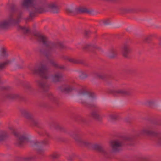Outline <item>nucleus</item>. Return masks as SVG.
<instances>
[{"label":"nucleus","instance_id":"obj_35","mask_svg":"<svg viewBox=\"0 0 161 161\" xmlns=\"http://www.w3.org/2000/svg\"><path fill=\"white\" fill-rule=\"evenodd\" d=\"M68 60L71 62H72L74 63H76L77 62L73 58H69Z\"/></svg>","mask_w":161,"mask_h":161},{"label":"nucleus","instance_id":"obj_14","mask_svg":"<svg viewBox=\"0 0 161 161\" xmlns=\"http://www.w3.org/2000/svg\"><path fill=\"white\" fill-rule=\"evenodd\" d=\"M76 10L77 14L81 13H87L89 14H92L93 12L92 9H88L86 7L83 6L76 8Z\"/></svg>","mask_w":161,"mask_h":161},{"label":"nucleus","instance_id":"obj_12","mask_svg":"<svg viewBox=\"0 0 161 161\" xmlns=\"http://www.w3.org/2000/svg\"><path fill=\"white\" fill-rule=\"evenodd\" d=\"M31 142L34 143L33 146L37 147L39 148L37 149V151L39 154H42L44 152V149L40 147L42 146L47 145L48 143L47 139L44 140L41 142L31 141Z\"/></svg>","mask_w":161,"mask_h":161},{"label":"nucleus","instance_id":"obj_23","mask_svg":"<svg viewBox=\"0 0 161 161\" xmlns=\"http://www.w3.org/2000/svg\"><path fill=\"white\" fill-rule=\"evenodd\" d=\"M8 97L11 99H16L19 97V96L16 94L10 93L8 94Z\"/></svg>","mask_w":161,"mask_h":161},{"label":"nucleus","instance_id":"obj_15","mask_svg":"<svg viewBox=\"0 0 161 161\" xmlns=\"http://www.w3.org/2000/svg\"><path fill=\"white\" fill-rule=\"evenodd\" d=\"M8 131L6 130H2L0 131V141L5 140L9 136Z\"/></svg>","mask_w":161,"mask_h":161},{"label":"nucleus","instance_id":"obj_4","mask_svg":"<svg viewBox=\"0 0 161 161\" xmlns=\"http://www.w3.org/2000/svg\"><path fill=\"white\" fill-rule=\"evenodd\" d=\"M7 9L9 12V14L6 19L0 21V29H7L11 24H17L21 20L23 11L21 10L18 11L17 16L15 17L14 13L16 9L14 5H8Z\"/></svg>","mask_w":161,"mask_h":161},{"label":"nucleus","instance_id":"obj_18","mask_svg":"<svg viewBox=\"0 0 161 161\" xmlns=\"http://www.w3.org/2000/svg\"><path fill=\"white\" fill-rule=\"evenodd\" d=\"M89 75L86 71H81L80 72L79 77L80 79H83L88 77Z\"/></svg>","mask_w":161,"mask_h":161},{"label":"nucleus","instance_id":"obj_39","mask_svg":"<svg viewBox=\"0 0 161 161\" xmlns=\"http://www.w3.org/2000/svg\"><path fill=\"white\" fill-rule=\"evenodd\" d=\"M80 161H81V160H80Z\"/></svg>","mask_w":161,"mask_h":161},{"label":"nucleus","instance_id":"obj_9","mask_svg":"<svg viewBox=\"0 0 161 161\" xmlns=\"http://www.w3.org/2000/svg\"><path fill=\"white\" fill-rule=\"evenodd\" d=\"M22 115L24 117L30 120L31 124L34 126H36L37 124V121L35 119L34 117L30 112L28 110L24 109L21 112Z\"/></svg>","mask_w":161,"mask_h":161},{"label":"nucleus","instance_id":"obj_1","mask_svg":"<svg viewBox=\"0 0 161 161\" xmlns=\"http://www.w3.org/2000/svg\"><path fill=\"white\" fill-rule=\"evenodd\" d=\"M21 6L24 10L30 13L29 17L27 19L30 21L32 19L37 13H41L49 10L54 13H57L58 8L55 3L47 5L45 3L43 0H23L21 3Z\"/></svg>","mask_w":161,"mask_h":161},{"label":"nucleus","instance_id":"obj_3","mask_svg":"<svg viewBox=\"0 0 161 161\" xmlns=\"http://www.w3.org/2000/svg\"><path fill=\"white\" fill-rule=\"evenodd\" d=\"M38 40L42 42L44 46L46 47V49L44 52V54L47 58L48 61L50 64L55 68L63 70L65 69V67L63 65L59 64L53 60L50 59L49 57L54 53L58 47L62 48L63 45L60 42L55 43L49 41L48 39L45 36L42 35L39 33L35 35Z\"/></svg>","mask_w":161,"mask_h":161},{"label":"nucleus","instance_id":"obj_6","mask_svg":"<svg viewBox=\"0 0 161 161\" xmlns=\"http://www.w3.org/2000/svg\"><path fill=\"white\" fill-rule=\"evenodd\" d=\"M79 96L82 99L81 103L83 104H88L89 102L94 101L96 98V95L93 92L83 89L79 93Z\"/></svg>","mask_w":161,"mask_h":161},{"label":"nucleus","instance_id":"obj_37","mask_svg":"<svg viewBox=\"0 0 161 161\" xmlns=\"http://www.w3.org/2000/svg\"><path fill=\"white\" fill-rule=\"evenodd\" d=\"M57 126V128L58 129H60V127L59 125H58Z\"/></svg>","mask_w":161,"mask_h":161},{"label":"nucleus","instance_id":"obj_34","mask_svg":"<svg viewBox=\"0 0 161 161\" xmlns=\"http://www.w3.org/2000/svg\"><path fill=\"white\" fill-rule=\"evenodd\" d=\"M34 158L32 156H29L25 158V160H30L33 159Z\"/></svg>","mask_w":161,"mask_h":161},{"label":"nucleus","instance_id":"obj_28","mask_svg":"<svg viewBox=\"0 0 161 161\" xmlns=\"http://www.w3.org/2000/svg\"><path fill=\"white\" fill-rule=\"evenodd\" d=\"M0 55H2L3 56H6V51L5 48H0Z\"/></svg>","mask_w":161,"mask_h":161},{"label":"nucleus","instance_id":"obj_29","mask_svg":"<svg viewBox=\"0 0 161 161\" xmlns=\"http://www.w3.org/2000/svg\"><path fill=\"white\" fill-rule=\"evenodd\" d=\"M49 96L50 99L53 101L54 102H55L56 99V97L52 94L49 93Z\"/></svg>","mask_w":161,"mask_h":161},{"label":"nucleus","instance_id":"obj_8","mask_svg":"<svg viewBox=\"0 0 161 161\" xmlns=\"http://www.w3.org/2000/svg\"><path fill=\"white\" fill-rule=\"evenodd\" d=\"M75 83L73 81H70L60 87V90L65 93H68L75 88Z\"/></svg>","mask_w":161,"mask_h":161},{"label":"nucleus","instance_id":"obj_16","mask_svg":"<svg viewBox=\"0 0 161 161\" xmlns=\"http://www.w3.org/2000/svg\"><path fill=\"white\" fill-rule=\"evenodd\" d=\"M130 48L128 45H125L122 50V53L124 56L125 57H127L128 54L130 52Z\"/></svg>","mask_w":161,"mask_h":161},{"label":"nucleus","instance_id":"obj_5","mask_svg":"<svg viewBox=\"0 0 161 161\" xmlns=\"http://www.w3.org/2000/svg\"><path fill=\"white\" fill-rule=\"evenodd\" d=\"M9 130L12 133L16 136L17 137V142L19 145H22L24 143L31 141V136L25 132L17 133L11 127H9Z\"/></svg>","mask_w":161,"mask_h":161},{"label":"nucleus","instance_id":"obj_2","mask_svg":"<svg viewBox=\"0 0 161 161\" xmlns=\"http://www.w3.org/2000/svg\"><path fill=\"white\" fill-rule=\"evenodd\" d=\"M47 69L46 63L44 62H41L39 66L31 69L32 73L34 74H39L42 79L37 80L36 82L37 86L43 91H47L49 87V85L44 79L47 80L51 78L54 82L59 81L62 77V75L60 73H57L50 77L47 72Z\"/></svg>","mask_w":161,"mask_h":161},{"label":"nucleus","instance_id":"obj_26","mask_svg":"<svg viewBox=\"0 0 161 161\" xmlns=\"http://www.w3.org/2000/svg\"><path fill=\"white\" fill-rule=\"evenodd\" d=\"M75 156V155L74 153L70 154L67 157V158L69 161H72L74 159Z\"/></svg>","mask_w":161,"mask_h":161},{"label":"nucleus","instance_id":"obj_19","mask_svg":"<svg viewBox=\"0 0 161 161\" xmlns=\"http://www.w3.org/2000/svg\"><path fill=\"white\" fill-rule=\"evenodd\" d=\"M116 92L117 93L122 94L129 95L130 94L129 90L128 89H119L116 91Z\"/></svg>","mask_w":161,"mask_h":161},{"label":"nucleus","instance_id":"obj_30","mask_svg":"<svg viewBox=\"0 0 161 161\" xmlns=\"http://www.w3.org/2000/svg\"><path fill=\"white\" fill-rule=\"evenodd\" d=\"M157 140L159 144H161V135H158L157 136Z\"/></svg>","mask_w":161,"mask_h":161},{"label":"nucleus","instance_id":"obj_25","mask_svg":"<svg viewBox=\"0 0 161 161\" xmlns=\"http://www.w3.org/2000/svg\"><path fill=\"white\" fill-rule=\"evenodd\" d=\"M18 28L19 30H21L22 31L25 33L29 31V28L27 27L19 26Z\"/></svg>","mask_w":161,"mask_h":161},{"label":"nucleus","instance_id":"obj_36","mask_svg":"<svg viewBox=\"0 0 161 161\" xmlns=\"http://www.w3.org/2000/svg\"><path fill=\"white\" fill-rule=\"evenodd\" d=\"M103 23L105 25H108L109 24V20L108 19H106L103 21Z\"/></svg>","mask_w":161,"mask_h":161},{"label":"nucleus","instance_id":"obj_22","mask_svg":"<svg viewBox=\"0 0 161 161\" xmlns=\"http://www.w3.org/2000/svg\"><path fill=\"white\" fill-rule=\"evenodd\" d=\"M142 133L143 134L152 135L154 133L149 128H145L142 130Z\"/></svg>","mask_w":161,"mask_h":161},{"label":"nucleus","instance_id":"obj_31","mask_svg":"<svg viewBox=\"0 0 161 161\" xmlns=\"http://www.w3.org/2000/svg\"><path fill=\"white\" fill-rule=\"evenodd\" d=\"M148 103L149 105H152L154 104L155 101L153 100H150L148 101Z\"/></svg>","mask_w":161,"mask_h":161},{"label":"nucleus","instance_id":"obj_38","mask_svg":"<svg viewBox=\"0 0 161 161\" xmlns=\"http://www.w3.org/2000/svg\"><path fill=\"white\" fill-rule=\"evenodd\" d=\"M86 35H87L88 34V33L87 32H86Z\"/></svg>","mask_w":161,"mask_h":161},{"label":"nucleus","instance_id":"obj_27","mask_svg":"<svg viewBox=\"0 0 161 161\" xmlns=\"http://www.w3.org/2000/svg\"><path fill=\"white\" fill-rule=\"evenodd\" d=\"M59 154L57 153H54L51 155L50 157L53 159H55L59 157Z\"/></svg>","mask_w":161,"mask_h":161},{"label":"nucleus","instance_id":"obj_24","mask_svg":"<svg viewBox=\"0 0 161 161\" xmlns=\"http://www.w3.org/2000/svg\"><path fill=\"white\" fill-rule=\"evenodd\" d=\"M11 62V60H7L4 63H1L0 64V70L3 69L6 64H9Z\"/></svg>","mask_w":161,"mask_h":161},{"label":"nucleus","instance_id":"obj_7","mask_svg":"<svg viewBox=\"0 0 161 161\" xmlns=\"http://www.w3.org/2000/svg\"><path fill=\"white\" fill-rule=\"evenodd\" d=\"M91 115L94 118L99 119L100 118L101 109L99 106L96 104L90 105Z\"/></svg>","mask_w":161,"mask_h":161},{"label":"nucleus","instance_id":"obj_32","mask_svg":"<svg viewBox=\"0 0 161 161\" xmlns=\"http://www.w3.org/2000/svg\"><path fill=\"white\" fill-rule=\"evenodd\" d=\"M44 132L45 133V135L47 136H49V135L48 133L46 132L44 130L42 132H41L39 133V134L41 135H44L43 133Z\"/></svg>","mask_w":161,"mask_h":161},{"label":"nucleus","instance_id":"obj_13","mask_svg":"<svg viewBox=\"0 0 161 161\" xmlns=\"http://www.w3.org/2000/svg\"><path fill=\"white\" fill-rule=\"evenodd\" d=\"M94 148L105 156H108L109 153V152L108 151L107 148L99 145H95Z\"/></svg>","mask_w":161,"mask_h":161},{"label":"nucleus","instance_id":"obj_10","mask_svg":"<svg viewBox=\"0 0 161 161\" xmlns=\"http://www.w3.org/2000/svg\"><path fill=\"white\" fill-rule=\"evenodd\" d=\"M123 144V141L121 139H117L112 141L110 143L112 150L114 152L120 150Z\"/></svg>","mask_w":161,"mask_h":161},{"label":"nucleus","instance_id":"obj_21","mask_svg":"<svg viewBox=\"0 0 161 161\" xmlns=\"http://www.w3.org/2000/svg\"><path fill=\"white\" fill-rule=\"evenodd\" d=\"M116 52L114 49H113L110 51L109 52L108 56L111 58H113L116 55Z\"/></svg>","mask_w":161,"mask_h":161},{"label":"nucleus","instance_id":"obj_17","mask_svg":"<svg viewBox=\"0 0 161 161\" xmlns=\"http://www.w3.org/2000/svg\"><path fill=\"white\" fill-rule=\"evenodd\" d=\"M118 117V115L117 113H112L109 115L108 117V120L109 121L112 122L116 120Z\"/></svg>","mask_w":161,"mask_h":161},{"label":"nucleus","instance_id":"obj_33","mask_svg":"<svg viewBox=\"0 0 161 161\" xmlns=\"http://www.w3.org/2000/svg\"><path fill=\"white\" fill-rule=\"evenodd\" d=\"M124 140L125 141H131L132 140V138L130 136H127L125 137L124 138Z\"/></svg>","mask_w":161,"mask_h":161},{"label":"nucleus","instance_id":"obj_11","mask_svg":"<svg viewBox=\"0 0 161 161\" xmlns=\"http://www.w3.org/2000/svg\"><path fill=\"white\" fill-rule=\"evenodd\" d=\"M73 137L80 145L88 147L90 145L89 142L83 139L81 135L78 133H75Z\"/></svg>","mask_w":161,"mask_h":161},{"label":"nucleus","instance_id":"obj_20","mask_svg":"<svg viewBox=\"0 0 161 161\" xmlns=\"http://www.w3.org/2000/svg\"><path fill=\"white\" fill-rule=\"evenodd\" d=\"M66 11L67 13L70 14H77L76 8L68 7L66 9Z\"/></svg>","mask_w":161,"mask_h":161}]
</instances>
